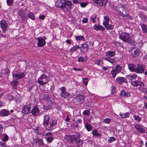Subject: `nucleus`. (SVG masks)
I'll list each match as a JSON object with an SVG mask.
<instances>
[{"label":"nucleus","instance_id":"7ed1b4c3","mask_svg":"<svg viewBox=\"0 0 147 147\" xmlns=\"http://www.w3.org/2000/svg\"><path fill=\"white\" fill-rule=\"evenodd\" d=\"M119 38L124 42H128L131 44H134L135 42L133 38L127 33L123 32L120 34L119 35Z\"/></svg>","mask_w":147,"mask_h":147},{"label":"nucleus","instance_id":"c85d7f7f","mask_svg":"<svg viewBox=\"0 0 147 147\" xmlns=\"http://www.w3.org/2000/svg\"><path fill=\"white\" fill-rule=\"evenodd\" d=\"M139 50L138 49H136L131 53V55L134 57H138L139 55Z\"/></svg>","mask_w":147,"mask_h":147},{"label":"nucleus","instance_id":"5fc2aeb1","mask_svg":"<svg viewBox=\"0 0 147 147\" xmlns=\"http://www.w3.org/2000/svg\"><path fill=\"white\" fill-rule=\"evenodd\" d=\"M103 61L101 59L98 60L95 63L96 64H100L103 63Z\"/></svg>","mask_w":147,"mask_h":147},{"label":"nucleus","instance_id":"39448f33","mask_svg":"<svg viewBox=\"0 0 147 147\" xmlns=\"http://www.w3.org/2000/svg\"><path fill=\"white\" fill-rule=\"evenodd\" d=\"M0 25L3 32L5 34V32L7 30L8 26L7 24L6 21L4 20H2L0 21Z\"/></svg>","mask_w":147,"mask_h":147},{"label":"nucleus","instance_id":"2eb2a0df","mask_svg":"<svg viewBox=\"0 0 147 147\" xmlns=\"http://www.w3.org/2000/svg\"><path fill=\"white\" fill-rule=\"evenodd\" d=\"M84 99V97L82 95H78L76 98V100L78 104L82 102Z\"/></svg>","mask_w":147,"mask_h":147},{"label":"nucleus","instance_id":"f3484780","mask_svg":"<svg viewBox=\"0 0 147 147\" xmlns=\"http://www.w3.org/2000/svg\"><path fill=\"white\" fill-rule=\"evenodd\" d=\"M14 76L18 79H21L24 77V74L22 72H17L16 74L13 75V76Z\"/></svg>","mask_w":147,"mask_h":147},{"label":"nucleus","instance_id":"ddd939ff","mask_svg":"<svg viewBox=\"0 0 147 147\" xmlns=\"http://www.w3.org/2000/svg\"><path fill=\"white\" fill-rule=\"evenodd\" d=\"M31 105H25L22 109V112L25 114H27L30 113Z\"/></svg>","mask_w":147,"mask_h":147},{"label":"nucleus","instance_id":"680f3d73","mask_svg":"<svg viewBox=\"0 0 147 147\" xmlns=\"http://www.w3.org/2000/svg\"><path fill=\"white\" fill-rule=\"evenodd\" d=\"M73 69L75 71H81L82 70V68H76V67H74L73 68Z\"/></svg>","mask_w":147,"mask_h":147},{"label":"nucleus","instance_id":"f257e3e1","mask_svg":"<svg viewBox=\"0 0 147 147\" xmlns=\"http://www.w3.org/2000/svg\"><path fill=\"white\" fill-rule=\"evenodd\" d=\"M56 123L55 120L50 119V117L47 115H45L43 120V124L44 127L48 130H52L55 126Z\"/></svg>","mask_w":147,"mask_h":147},{"label":"nucleus","instance_id":"338daca9","mask_svg":"<svg viewBox=\"0 0 147 147\" xmlns=\"http://www.w3.org/2000/svg\"><path fill=\"white\" fill-rule=\"evenodd\" d=\"M135 128L136 129L138 130H139V129H140V126L139 125H135Z\"/></svg>","mask_w":147,"mask_h":147},{"label":"nucleus","instance_id":"bf43d9fd","mask_svg":"<svg viewBox=\"0 0 147 147\" xmlns=\"http://www.w3.org/2000/svg\"><path fill=\"white\" fill-rule=\"evenodd\" d=\"M8 136L6 135H5L4 136L3 139V140L4 141H7L8 140Z\"/></svg>","mask_w":147,"mask_h":147},{"label":"nucleus","instance_id":"de8ad7c7","mask_svg":"<svg viewBox=\"0 0 147 147\" xmlns=\"http://www.w3.org/2000/svg\"><path fill=\"white\" fill-rule=\"evenodd\" d=\"M134 117L136 120L140 121L141 120V118L139 116H136L135 115L134 116Z\"/></svg>","mask_w":147,"mask_h":147},{"label":"nucleus","instance_id":"6e6552de","mask_svg":"<svg viewBox=\"0 0 147 147\" xmlns=\"http://www.w3.org/2000/svg\"><path fill=\"white\" fill-rule=\"evenodd\" d=\"M60 90L61 91L60 94L61 96L65 98H67L70 94L68 93L65 91L66 88L64 87H62L60 88Z\"/></svg>","mask_w":147,"mask_h":147},{"label":"nucleus","instance_id":"8fccbe9b","mask_svg":"<svg viewBox=\"0 0 147 147\" xmlns=\"http://www.w3.org/2000/svg\"><path fill=\"white\" fill-rule=\"evenodd\" d=\"M140 90L141 92H143L145 94H147V88H140Z\"/></svg>","mask_w":147,"mask_h":147},{"label":"nucleus","instance_id":"4d7b16f0","mask_svg":"<svg viewBox=\"0 0 147 147\" xmlns=\"http://www.w3.org/2000/svg\"><path fill=\"white\" fill-rule=\"evenodd\" d=\"M83 113L85 115H90V113L89 110H86L83 111Z\"/></svg>","mask_w":147,"mask_h":147},{"label":"nucleus","instance_id":"ea45409f","mask_svg":"<svg viewBox=\"0 0 147 147\" xmlns=\"http://www.w3.org/2000/svg\"><path fill=\"white\" fill-rule=\"evenodd\" d=\"M96 15L95 14H93L90 18V20L93 23H94L96 22L95 19H96Z\"/></svg>","mask_w":147,"mask_h":147},{"label":"nucleus","instance_id":"aec40b11","mask_svg":"<svg viewBox=\"0 0 147 147\" xmlns=\"http://www.w3.org/2000/svg\"><path fill=\"white\" fill-rule=\"evenodd\" d=\"M116 81L119 84H121L123 82L127 83V81L126 79H125L124 78L120 77L117 78L116 79Z\"/></svg>","mask_w":147,"mask_h":147},{"label":"nucleus","instance_id":"49530a36","mask_svg":"<svg viewBox=\"0 0 147 147\" xmlns=\"http://www.w3.org/2000/svg\"><path fill=\"white\" fill-rule=\"evenodd\" d=\"M7 98L9 100H12L14 98L12 95L11 94H9L7 95Z\"/></svg>","mask_w":147,"mask_h":147},{"label":"nucleus","instance_id":"79ce46f5","mask_svg":"<svg viewBox=\"0 0 147 147\" xmlns=\"http://www.w3.org/2000/svg\"><path fill=\"white\" fill-rule=\"evenodd\" d=\"M111 73L112 74V77L114 78L115 77L117 74L118 73L116 72V71L114 69H113L111 71Z\"/></svg>","mask_w":147,"mask_h":147},{"label":"nucleus","instance_id":"b1692460","mask_svg":"<svg viewBox=\"0 0 147 147\" xmlns=\"http://www.w3.org/2000/svg\"><path fill=\"white\" fill-rule=\"evenodd\" d=\"M104 25L106 28L108 30H110L112 29L114 27V26L109 24V22L107 23V24H105Z\"/></svg>","mask_w":147,"mask_h":147},{"label":"nucleus","instance_id":"052dcab7","mask_svg":"<svg viewBox=\"0 0 147 147\" xmlns=\"http://www.w3.org/2000/svg\"><path fill=\"white\" fill-rule=\"evenodd\" d=\"M88 79L85 78L83 79V82L84 84L85 85H87L88 84V81H87Z\"/></svg>","mask_w":147,"mask_h":147},{"label":"nucleus","instance_id":"f704fd0d","mask_svg":"<svg viewBox=\"0 0 147 147\" xmlns=\"http://www.w3.org/2000/svg\"><path fill=\"white\" fill-rule=\"evenodd\" d=\"M104 60L105 61H107L110 63L113 64H114L115 63V62L114 60L112 59L109 57H105L104 58Z\"/></svg>","mask_w":147,"mask_h":147},{"label":"nucleus","instance_id":"a18cd8bd","mask_svg":"<svg viewBox=\"0 0 147 147\" xmlns=\"http://www.w3.org/2000/svg\"><path fill=\"white\" fill-rule=\"evenodd\" d=\"M92 134L95 136H99L100 135V134L98 133L97 131L96 130H93L92 131Z\"/></svg>","mask_w":147,"mask_h":147},{"label":"nucleus","instance_id":"2f4dec72","mask_svg":"<svg viewBox=\"0 0 147 147\" xmlns=\"http://www.w3.org/2000/svg\"><path fill=\"white\" fill-rule=\"evenodd\" d=\"M120 95L123 96H125L126 97H128L130 96V94L129 93L126 92L124 90H122L121 91Z\"/></svg>","mask_w":147,"mask_h":147},{"label":"nucleus","instance_id":"4be33fe9","mask_svg":"<svg viewBox=\"0 0 147 147\" xmlns=\"http://www.w3.org/2000/svg\"><path fill=\"white\" fill-rule=\"evenodd\" d=\"M46 139L47 141L49 142H51L53 140V138L51 133L49 132L46 134L45 135Z\"/></svg>","mask_w":147,"mask_h":147},{"label":"nucleus","instance_id":"5701e85b","mask_svg":"<svg viewBox=\"0 0 147 147\" xmlns=\"http://www.w3.org/2000/svg\"><path fill=\"white\" fill-rule=\"evenodd\" d=\"M129 70L132 72H136V66L135 65H128Z\"/></svg>","mask_w":147,"mask_h":147},{"label":"nucleus","instance_id":"20e7f679","mask_svg":"<svg viewBox=\"0 0 147 147\" xmlns=\"http://www.w3.org/2000/svg\"><path fill=\"white\" fill-rule=\"evenodd\" d=\"M48 82L47 77L45 74H42L38 78V82L40 84L43 85L46 84Z\"/></svg>","mask_w":147,"mask_h":147},{"label":"nucleus","instance_id":"423d86ee","mask_svg":"<svg viewBox=\"0 0 147 147\" xmlns=\"http://www.w3.org/2000/svg\"><path fill=\"white\" fill-rule=\"evenodd\" d=\"M66 0H61L57 1L56 3V5L58 7L63 9L65 7L67 8L66 7Z\"/></svg>","mask_w":147,"mask_h":147},{"label":"nucleus","instance_id":"72a5a7b5","mask_svg":"<svg viewBox=\"0 0 147 147\" xmlns=\"http://www.w3.org/2000/svg\"><path fill=\"white\" fill-rule=\"evenodd\" d=\"M104 20L103 23V25L107 24V23L109 22L110 20L109 17L107 16H105L104 17Z\"/></svg>","mask_w":147,"mask_h":147},{"label":"nucleus","instance_id":"37998d69","mask_svg":"<svg viewBox=\"0 0 147 147\" xmlns=\"http://www.w3.org/2000/svg\"><path fill=\"white\" fill-rule=\"evenodd\" d=\"M86 58L82 57H79L78 59V61L84 62L86 61Z\"/></svg>","mask_w":147,"mask_h":147},{"label":"nucleus","instance_id":"c03bdc74","mask_svg":"<svg viewBox=\"0 0 147 147\" xmlns=\"http://www.w3.org/2000/svg\"><path fill=\"white\" fill-rule=\"evenodd\" d=\"M75 38L77 40H84V37L82 36H75Z\"/></svg>","mask_w":147,"mask_h":147},{"label":"nucleus","instance_id":"58836bf2","mask_svg":"<svg viewBox=\"0 0 147 147\" xmlns=\"http://www.w3.org/2000/svg\"><path fill=\"white\" fill-rule=\"evenodd\" d=\"M66 5L69 8L71 7L72 5V2L70 1L66 0Z\"/></svg>","mask_w":147,"mask_h":147},{"label":"nucleus","instance_id":"4468645a","mask_svg":"<svg viewBox=\"0 0 147 147\" xmlns=\"http://www.w3.org/2000/svg\"><path fill=\"white\" fill-rule=\"evenodd\" d=\"M126 77L129 80V81L131 82L134 80H136L138 78L136 74H133L131 75H129L126 76Z\"/></svg>","mask_w":147,"mask_h":147},{"label":"nucleus","instance_id":"a211bd4d","mask_svg":"<svg viewBox=\"0 0 147 147\" xmlns=\"http://www.w3.org/2000/svg\"><path fill=\"white\" fill-rule=\"evenodd\" d=\"M39 112V111L38 108L36 106L34 107L32 109L31 111L32 114L35 116L38 115Z\"/></svg>","mask_w":147,"mask_h":147},{"label":"nucleus","instance_id":"393cba45","mask_svg":"<svg viewBox=\"0 0 147 147\" xmlns=\"http://www.w3.org/2000/svg\"><path fill=\"white\" fill-rule=\"evenodd\" d=\"M75 141V142L77 146H80L83 144V141L82 140L79 138H78L76 137Z\"/></svg>","mask_w":147,"mask_h":147},{"label":"nucleus","instance_id":"cd10ccee","mask_svg":"<svg viewBox=\"0 0 147 147\" xmlns=\"http://www.w3.org/2000/svg\"><path fill=\"white\" fill-rule=\"evenodd\" d=\"M140 26L141 27L142 31L145 33H147V26L144 24H141Z\"/></svg>","mask_w":147,"mask_h":147},{"label":"nucleus","instance_id":"473e14b6","mask_svg":"<svg viewBox=\"0 0 147 147\" xmlns=\"http://www.w3.org/2000/svg\"><path fill=\"white\" fill-rule=\"evenodd\" d=\"M86 128L88 131H90L92 130V127L91 125L88 123H86L84 124Z\"/></svg>","mask_w":147,"mask_h":147},{"label":"nucleus","instance_id":"bb28decb","mask_svg":"<svg viewBox=\"0 0 147 147\" xmlns=\"http://www.w3.org/2000/svg\"><path fill=\"white\" fill-rule=\"evenodd\" d=\"M35 143L38 144L39 145H42L44 142L42 139L40 138H37L34 141Z\"/></svg>","mask_w":147,"mask_h":147},{"label":"nucleus","instance_id":"e433bc0d","mask_svg":"<svg viewBox=\"0 0 147 147\" xmlns=\"http://www.w3.org/2000/svg\"><path fill=\"white\" fill-rule=\"evenodd\" d=\"M139 16L143 21H147V16H146L143 14H140Z\"/></svg>","mask_w":147,"mask_h":147},{"label":"nucleus","instance_id":"f03ea898","mask_svg":"<svg viewBox=\"0 0 147 147\" xmlns=\"http://www.w3.org/2000/svg\"><path fill=\"white\" fill-rule=\"evenodd\" d=\"M116 9L119 12V15L124 18L125 19H131V17L128 14L126 13V8L125 5L122 4H118L116 7Z\"/></svg>","mask_w":147,"mask_h":147},{"label":"nucleus","instance_id":"0eeeda50","mask_svg":"<svg viewBox=\"0 0 147 147\" xmlns=\"http://www.w3.org/2000/svg\"><path fill=\"white\" fill-rule=\"evenodd\" d=\"M18 14L21 17V22H24L26 19V16L25 11H24L23 9H20L18 11Z\"/></svg>","mask_w":147,"mask_h":147},{"label":"nucleus","instance_id":"dca6fc26","mask_svg":"<svg viewBox=\"0 0 147 147\" xmlns=\"http://www.w3.org/2000/svg\"><path fill=\"white\" fill-rule=\"evenodd\" d=\"M10 114V111L5 109H3L1 110L0 114L3 116H7Z\"/></svg>","mask_w":147,"mask_h":147},{"label":"nucleus","instance_id":"3c124183","mask_svg":"<svg viewBox=\"0 0 147 147\" xmlns=\"http://www.w3.org/2000/svg\"><path fill=\"white\" fill-rule=\"evenodd\" d=\"M116 139L114 137H111L109 138L108 140V142L109 143H111L115 141Z\"/></svg>","mask_w":147,"mask_h":147},{"label":"nucleus","instance_id":"6e6d98bb","mask_svg":"<svg viewBox=\"0 0 147 147\" xmlns=\"http://www.w3.org/2000/svg\"><path fill=\"white\" fill-rule=\"evenodd\" d=\"M76 47H75V46L73 47L72 48H71L70 50V52L71 54L73 52L76 51Z\"/></svg>","mask_w":147,"mask_h":147},{"label":"nucleus","instance_id":"69168bd1","mask_svg":"<svg viewBox=\"0 0 147 147\" xmlns=\"http://www.w3.org/2000/svg\"><path fill=\"white\" fill-rule=\"evenodd\" d=\"M139 131H140L141 133H144L145 131V130L144 129H143L142 128H140L139 129V130H138Z\"/></svg>","mask_w":147,"mask_h":147},{"label":"nucleus","instance_id":"7c9ffc66","mask_svg":"<svg viewBox=\"0 0 147 147\" xmlns=\"http://www.w3.org/2000/svg\"><path fill=\"white\" fill-rule=\"evenodd\" d=\"M115 51H109L106 53V55L109 57H112L115 55Z\"/></svg>","mask_w":147,"mask_h":147},{"label":"nucleus","instance_id":"13d9d810","mask_svg":"<svg viewBox=\"0 0 147 147\" xmlns=\"http://www.w3.org/2000/svg\"><path fill=\"white\" fill-rule=\"evenodd\" d=\"M18 82L17 81L13 82L12 83V85H13V88H16L17 86Z\"/></svg>","mask_w":147,"mask_h":147},{"label":"nucleus","instance_id":"1a4fd4ad","mask_svg":"<svg viewBox=\"0 0 147 147\" xmlns=\"http://www.w3.org/2000/svg\"><path fill=\"white\" fill-rule=\"evenodd\" d=\"M38 41L37 45L38 47H41L45 45L46 43L45 39H43L41 37H38L37 38Z\"/></svg>","mask_w":147,"mask_h":147},{"label":"nucleus","instance_id":"6ab92c4d","mask_svg":"<svg viewBox=\"0 0 147 147\" xmlns=\"http://www.w3.org/2000/svg\"><path fill=\"white\" fill-rule=\"evenodd\" d=\"M76 137L74 135H67L66 136V138L67 140L71 142H72L76 139Z\"/></svg>","mask_w":147,"mask_h":147},{"label":"nucleus","instance_id":"603ef678","mask_svg":"<svg viewBox=\"0 0 147 147\" xmlns=\"http://www.w3.org/2000/svg\"><path fill=\"white\" fill-rule=\"evenodd\" d=\"M111 121V119L109 118H106L103 120L104 122L106 123H109Z\"/></svg>","mask_w":147,"mask_h":147},{"label":"nucleus","instance_id":"864d4df0","mask_svg":"<svg viewBox=\"0 0 147 147\" xmlns=\"http://www.w3.org/2000/svg\"><path fill=\"white\" fill-rule=\"evenodd\" d=\"M80 6L82 7H85L88 4V3L85 2H82L80 3Z\"/></svg>","mask_w":147,"mask_h":147},{"label":"nucleus","instance_id":"774afa93","mask_svg":"<svg viewBox=\"0 0 147 147\" xmlns=\"http://www.w3.org/2000/svg\"><path fill=\"white\" fill-rule=\"evenodd\" d=\"M45 16L44 15H40L39 16V18L41 20H43L45 18Z\"/></svg>","mask_w":147,"mask_h":147},{"label":"nucleus","instance_id":"0e129e2a","mask_svg":"<svg viewBox=\"0 0 147 147\" xmlns=\"http://www.w3.org/2000/svg\"><path fill=\"white\" fill-rule=\"evenodd\" d=\"M88 22V19L87 18H84L82 20V22L83 23H85Z\"/></svg>","mask_w":147,"mask_h":147},{"label":"nucleus","instance_id":"c756f323","mask_svg":"<svg viewBox=\"0 0 147 147\" xmlns=\"http://www.w3.org/2000/svg\"><path fill=\"white\" fill-rule=\"evenodd\" d=\"M120 115L121 118H128L130 115V113L127 112L125 113H120Z\"/></svg>","mask_w":147,"mask_h":147},{"label":"nucleus","instance_id":"4c0bfd02","mask_svg":"<svg viewBox=\"0 0 147 147\" xmlns=\"http://www.w3.org/2000/svg\"><path fill=\"white\" fill-rule=\"evenodd\" d=\"M28 17L32 20H34L35 19L34 15L32 12H30L28 14Z\"/></svg>","mask_w":147,"mask_h":147},{"label":"nucleus","instance_id":"a19ab883","mask_svg":"<svg viewBox=\"0 0 147 147\" xmlns=\"http://www.w3.org/2000/svg\"><path fill=\"white\" fill-rule=\"evenodd\" d=\"M1 72L3 74H7L9 73V70L8 68H5L1 70Z\"/></svg>","mask_w":147,"mask_h":147},{"label":"nucleus","instance_id":"c9c22d12","mask_svg":"<svg viewBox=\"0 0 147 147\" xmlns=\"http://www.w3.org/2000/svg\"><path fill=\"white\" fill-rule=\"evenodd\" d=\"M122 67L120 66L119 65H117L115 68H113V69H114L116 71V72L119 73L121 70Z\"/></svg>","mask_w":147,"mask_h":147},{"label":"nucleus","instance_id":"f8f14e48","mask_svg":"<svg viewBox=\"0 0 147 147\" xmlns=\"http://www.w3.org/2000/svg\"><path fill=\"white\" fill-rule=\"evenodd\" d=\"M81 48L80 49V50L82 52L86 53L87 52L89 48L88 45L86 43H84L81 45Z\"/></svg>","mask_w":147,"mask_h":147},{"label":"nucleus","instance_id":"09e8293b","mask_svg":"<svg viewBox=\"0 0 147 147\" xmlns=\"http://www.w3.org/2000/svg\"><path fill=\"white\" fill-rule=\"evenodd\" d=\"M13 0H6V2L8 6H10L12 4Z\"/></svg>","mask_w":147,"mask_h":147},{"label":"nucleus","instance_id":"412c9836","mask_svg":"<svg viewBox=\"0 0 147 147\" xmlns=\"http://www.w3.org/2000/svg\"><path fill=\"white\" fill-rule=\"evenodd\" d=\"M93 28L96 31L99 30L104 31L105 30V28L102 26L96 24L94 26Z\"/></svg>","mask_w":147,"mask_h":147},{"label":"nucleus","instance_id":"9d476101","mask_svg":"<svg viewBox=\"0 0 147 147\" xmlns=\"http://www.w3.org/2000/svg\"><path fill=\"white\" fill-rule=\"evenodd\" d=\"M131 85L134 87H137L138 86H144V84L142 82L136 80L131 82Z\"/></svg>","mask_w":147,"mask_h":147},{"label":"nucleus","instance_id":"e2e57ef3","mask_svg":"<svg viewBox=\"0 0 147 147\" xmlns=\"http://www.w3.org/2000/svg\"><path fill=\"white\" fill-rule=\"evenodd\" d=\"M73 2L74 4H78L80 3V2L79 0H73Z\"/></svg>","mask_w":147,"mask_h":147},{"label":"nucleus","instance_id":"a878e982","mask_svg":"<svg viewBox=\"0 0 147 147\" xmlns=\"http://www.w3.org/2000/svg\"><path fill=\"white\" fill-rule=\"evenodd\" d=\"M107 3V0H100L98 3L100 6L105 7Z\"/></svg>","mask_w":147,"mask_h":147},{"label":"nucleus","instance_id":"9b49d317","mask_svg":"<svg viewBox=\"0 0 147 147\" xmlns=\"http://www.w3.org/2000/svg\"><path fill=\"white\" fill-rule=\"evenodd\" d=\"M145 69L144 66L143 65H137L136 66V72L138 73H141L144 72Z\"/></svg>","mask_w":147,"mask_h":147}]
</instances>
